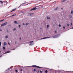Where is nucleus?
<instances>
[{"label": "nucleus", "instance_id": "nucleus-24", "mask_svg": "<svg viewBox=\"0 0 73 73\" xmlns=\"http://www.w3.org/2000/svg\"><path fill=\"white\" fill-rule=\"evenodd\" d=\"M29 24V23H27L26 24V25H28Z\"/></svg>", "mask_w": 73, "mask_h": 73}, {"label": "nucleus", "instance_id": "nucleus-52", "mask_svg": "<svg viewBox=\"0 0 73 73\" xmlns=\"http://www.w3.org/2000/svg\"><path fill=\"white\" fill-rule=\"evenodd\" d=\"M55 73H56V72H55Z\"/></svg>", "mask_w": 73, "mask_h": 73}, {"label": "nucleus", "instance_id": "nucleus-30", "mask_svg": "<svg viewBox=\"0 0 73 73\" xmlns=\"http://www.w3.org/2000/svg\"><path fill=\"white\" fill-rule=\"evenodd\" d=\"M40 73H42V71L40 70Z\"/></svg>", "mask_w": 73, "mask_h": 73}, {"label": "nucleus", "instance_id": "nucleus-3", "mask_svg": "<svg viewBox=\"0 0 73 73\" xmlns=\"http://www.w3.org/2000/svg\"><path fill=\"white\" fill-rule=\"evenodd\" d=\"M7 24V22H5L1 25V27H3V26H4V25H6Z\"/></svg>", "mask_w": 73, "mask_h": 73}, {"label": "nucleus", "instance_id": "nucleus-5", "mask_svg": "<svg viewBox=\"0 0 73 73\" xmlns=\"http://www.w3.org/2000/svg\"><path fill=\"white\" fill-rule=\"evenodd\" d=\"M37 9V8L36 7H35L34 8H33V9H32L30 10V11H33V10H36Z\"/></svg>", "mask_w": 73, "mask_h": 73}, {"label": "nucleus", "instance_id": "nucleus-31", "mask_svg": "<svg viewBox=\"0 0 73 73\" xmlns=\"http://www.w3.org/2000/svg\"><path fill=\"white\" fill-rule=\"evenodd\" d=\"M67 26H68V27H69V24H67Z\"/></svg>", "mask_w": 73, "mask_h": 73}, {"label": "nucleus", "instance_id": "nucleus-45", "mask_svg": "<svg viewBox=\"0 0 73 73\" xmlns=\"http://www.w3.org/2000/svg\"><path fill=\"white\" fill-rule=\"evenodd\" d=\"M71 25H72V23H71Z\"/></svg>", "mask_w": 73, "mask_h": 73}, {"label": "nucleus", "instance_id": "nucleus-37", "mask_svg": "<svg viewBox=\"0 0 73 73\" xmlns=\"http://www.w3.org/2000/svg\"><path fill=\"white\" fill-rule=\"evenodd\" d=\"M0 31L1 32V31H2V30L1 29H0Z\"/></svg>", "mask_w": 73, "mask_h": 73}, {"label": "nucleus", "instance_id": "nucleus-28", "mask_svg": "<svg viewBox=\"0 0 73 73\" xmlns=\"http://www.w3.org/2000/svg\"><path fill=\"white\" fill-rule=\"evenodd\" d=\"M59 27H61V26L60 25H59Z\"/></svg>", "mask_w": 73, "mask_h": 73}, {"label": "nucleus", "instance_id": "nucleus-42", "mask_svg": "<svg viewBox=\"0 0 73 73\" xmlns=\"http://www.w3.org/2000/svg\"><path fill=\"white\" fill-rule=\"evenodd\" d=\"M30 16H31V15H32V13H30Z\"/></svg>", "mask_w": 73, "mask_h": 73}, {"label": "nucleus", "instance_id": "nucleus-1", "mask_svg": "<svg viewBox=\"0 0 73 73\" xmlns=\"http://www.w3.org/2000/svg\"><path fill=\"white\" fill-rule=\"evenodd\" d=\"M26 68H29L30 67H35V68H43L38 66L36 65H33L31 66H27L26 67Z\"/></svg>", "mask_w": 73, "mask_h": 73}, {"label": "nucleus", "instance_id": "nucleus-43", "mask_svg": "<svg viewBox=\"0 0 73 73\" xmlns=\"http://www.w3.org/2000/svg\"><path fill=\"white\" fill-rule=\"evenodd\" d=\"M8 44H9V45H11V44H10V43H9V42H8Z\"/></svg>", "mask_w": 73, "mask_h": 73}, {"label": "nucleus", "instance_id": "nucleus-18", "mask_svg": "<svg viewBox=\"0 0 73 73\" xmlns=\"http://www.w3.org/2000/svg\"><path fill=\"white\" fill-rule=\"evenodd\" d=\"M69 16H70V18H72V17L71 15H70Z\"/></svg>", "mask_w": 73, "mask_h": 73}, {"label": "nucleus", "instance_id": "nucleus-48", "mask_svg": "<svg viewBox=\"0 0 73 73\" xmlns=\"http://www.w3.org/2000/svg\"><path fill=\"white\" fill-rule=\"evenodd\" d=\"M21 70V71H22V69H21V70Z\"/></svg>", "mask_w": 73, "mask_h": 73}, {"label": "nucleus", "instance_id": "nucleus-23", "mask_svg": "<svg viewBox=\"0 0 73 73\" xmlns=\"http://www.w3.org/2000/svg\"><path fill=\"white\" fill-rule=\"evenodd\" d=\"M71 12L72 14H73V11H71Z\"/></svg>", "mask_w": 73, "mask_h": 73}, {"label": "nucleus", "instance_id": "nucleus-16", "mask_svg": "<svg viewBox=\"0 0 73 73\" xmlns=\"http://www.w3.org/2000/svg\"><path fill=\"white\" fill-rule=\"evenodd\" d=\"M45 73H48V71H47V70H45Z\"/></svg>", "mask_w": 73, "mask_h": 73}, {"label": "nucleus", "instance_id": "nucleus-19", "mask_svg": "<svg viewBox=\"0 0 73 73\" xmlns=\"http://www.w3.org/2000/svg\"><path fill=\"white\" fill-rule=\"evenodd\" d=\"M49 25H47V28H49Z\"/></svg>", "mask_w": 73, "mask_h": 73}, {"label": "nucleus", "instance_id": "nucleus-40", "mask_svg": "<svg viewBox=\"0 0 73 73\" xmlns=\"http://www.w3.org/2000/svg\"><path fill=\"white\" fill-rule=\"evenodd\" d=\"M4 19H3L1 21H4Z\"/></svg>", "mask_w": 73, "mask_h": 73}, {"label": "nucleus", "instance_id": "nucleus-17", "mask_svg": "<svg viewBox=\"0 0 73 73\" xmlns=\"http://www.w3.org/2000/svg\"><path fill=\"white\" fill-rule=\"evenodd\" d=\"M7 53H8L7 51L6 52H5V53H4V54H7Z\"/></svg>", "mask_w": 73, "mask_h": 73}, {"label": "nucleus", "instance_id": "nucleus-39", "mask_svg": "<svg viewBox=\"0 0 73 73\" xmlns=\"http://www.w3.org/2000/svg\"><path fill=\"white\" fill-rule=\"evenodd\" d=\"M15 48H14V49H12V50H15Z\"/></svg>", "mask_w": 73, "mask_h": 73}, {"label": "nucleus", "instance_id": "nucleus-8", "mask_svg": "<svg viewBox=\"0 0 73 73\" xmlns=\"http://www.w3.org/2000/svg\"><path fill=\"white\" fill-rule=\"evenodd\" d=\"M14 23L15 24H18V23H17V21H15L14 22Z\"/></svg>", "mask_w": 73, "mask_h": 73}, {"label": "nucleus", "instance_id": "nucleus-20", "mask_svg": "<svg viewBox=\"0 0 73 73\" xmlns=\"http://www.w3.org/2000/svg\"><path fill=\"white\" fill-rule=\"evenodd\" d=\"M0 45L1 46V42H0Z\"/></svg>", "mask_w": 73, "mask_h": 73}, {"label": "nucleus", "instance_id": "nucleus-29", "mask_svg": "<svg viewBox=\"0 0 73 73\" xmlns=\"http://www.w3.org/2000/svg\"><path fill=\"white\" fill-rule=\"evenodd\" d=\"M15 72L16 73H17L18 71L17 70H15Z\"/></svg>", "mask_w": 73, "mask_h": 73}, {"label": "nucleus", "instance_id": "nucleus-11", "mask_svg": "<svg viewBox=\"0 0 73 73\" xmlns=\"http://www.w3.org/2000/svg\"><path fill=\"white\" fill-rule=\"evenodd\" d=\"M5 38H8V35H7L5 36Z\"/></svg>", "mask_w": 73, "mask_h": 73}, {"label": "nucleus", "instance_id": "nucleus-14", "mask_svg": "<svg viewBox=\"0 0 73 73\" xmlns=\"http://www.w3.org/2000/svg\"><path fill=\"white\" fill-rule=\"evenodd\" d=\"M47 19H50V17H47Z\"/></svg>", "mask_w": 73, "mask_h": 73}, {"label": "nucleus", "instance_id": "nucleus-6", "mask_svg": "<svg viewBox=\"0 0 73 73\" xmlns=\"http://www.w3.org/2000/svg\"><path fill=\"white\" fill-rule=\"evenodd\" d=\"M7 44V42H4V45H6Z\"/></svg>", "mask_w": 73, "mask_h": 73}, {"label": "nucleus", "instance_id": "nucleus-47", "mask_svg": "<svg viewBox=\"0 0 73 73\" xmlns=\"http://www.w3.org/2000/svg\"><path fill=\"white\" fill-rule=\"evenodd\" d=\"M1 51L0 50V53H1Z\"/></svg>", "mask_w": 73, "mask_h": 73}, {"label": "nucleus", "instance_id": "nucleus-4", "mask_svg": "<svg viewBox=\"0 0 73 73\" xmlns=\"http://www.w3.org/2000/svg\"><path fill=\"white\" fill-rule=\"evenodd\" d=\"M50 37H52V36H47L46 37H45L44 38H42L41 39V40H42L43 39H45V38H50Z\"/></svg>", "mask_w": 73, "mask_h": 73}, {"label": "nucleus", "instance_id": "nucleus-12", "mask_svg": "<svg viewBox=\"0 0 73 73\" xmlns=\"http://www.w3.org/2000/svg\"><path fill=\"white\" fill-rule=\"evenodd\" d=\"M29 45H33V43H30L29 44Z\"/></svg>", "mask_w": 73, "mask_h": 73}, {"label": "nucleus", "instance_id": "nucleus-34", "mask_svg": "<svg viewBox=\"0 0 73 73\" xmlns=\"http://www.w3.org/2000/svg\"><path fill=\"white\" fill-rule=\"evenodd\" d=\"M34 72H36V69H34Z\"/></svg>", "mask_w": 73, "mask_h": 73}, {"label": "nucleus", "instance_id": "nucleus-13", "mask_svg": "<svg viewBox=\"0 0 73 73\" xmlns=\"http://www.w3.org/2000/svg\"><path fill=\"white\" fill-rule=\"evenodd\" d=\"M33 42V41H30L29 42V43H31V42Z\"/></svg>", "mask_w": 73, "mask_h": 73}, {"label": "nucleus", "instance_id": "nucleus-15", "mask_svg": "<svg viewBox=\"0 0 73 73\" xmlns=\"http://www.w3.org/2000/svg\"><path fill=\"white\" fill-rule=\"evenodd\" d=\"M62 2H65V1H66V0H62L61 1Z\"/></svg>", "mask_w": 73, "mask_h": 73}, {"label": "nucleus", "instance_id": "nucleus-33", "mask_svg": "<svg viewBox=\"0 0 73 73\" xmlns=\"http://www.w3.org/2000/svg\"><path fill=\"white\" fill-rule=\"evenodd\" d=\"M63 28L64 29H65V26H64V27H63Z\"/></svg>", "mask_w": 73, "mask_h": 73}, {"label": "nucleus", "instance_id": "nucleus-2", "mask_svg": "<svg viewBox=\"0 0 73 73\" xmlns=\"http://www.w3.org/2000/svg\"><path fill=\"white\" fill-rule=\"evenodd\" d=\"M60 36V35H55L54 36H53L52 37L53 38H57V37H58L59 36Z\"/></svg>", "mask_w": 73, "mask_h": 73}, {"label": "nucleus", "instance_id": "nucleus-32", "mask_svg": "<svg viewBox=\"0 0 73 73\" xmlns=\"http://www.w3.org/2000/svg\"><path fill=\"white\" fill-rule=\"evenodd\" d=\"M37 73H38L39 72V71L38 70H37L36 71Z\"/></svg>", "mask_w": 73, "mask_h": 73}, {"label": "nucleus", "instance_id": "nucleus-35", "mask_svg": "<svg viewBox=\"0 0 73 73\" xmlns=\"http://www.w3.org/2000/svg\"><path fill=\"white\" fill-rule=\"evenodd\" d=\"M21 27V25H19V28H20Z\"/></svg>", "mask_w": 73, "mask_h": 73}, {"label": "nucleus", "instance_id": "nucleus-49", "mask_svg": "<svg viewBox=\"0 0 73 73\" xmlns=\"http://www.w3.org/2000/svg\"><path fill=\"white\" fill-rule=\"evenodd\" d=\"M17 42L16 41L15 42V44H16Z\"/></svg>", "mask_w": 73, "mask_h": 73}, {"label": "nucleus", "instance_id": "nucleus-36", "mask_svg": "<svg viewBox=\"0 0 73 73\" xmlns=\"http://www.w3.org/2000/svg\"><path fill=\"white\" fill-rule=\"evenodd\" d=\"M16 30V28H15L13 29V31H15Z\"/></svg>", "mask_w": 73, "mask_h": 73}, {"label": "nucleus", "instance_id": "nucleus-27", "mask_svg": "<svg viewBox=\"0 0 73 73\" xmlns=\"http://www.w3.org/2000/svg\"><path fill=\"white\" fill-rule=\"evenodd\" d=\"M27 4V3H22V4Z\"/></svg>", "mask_w": 73, "mask_h": 73}, {"label": "nucleus", "instance_id": "nucleus-38", "mask_svg": "<svg viewBox=\"0 0 73 73\" xmlns=\"http://www.w3.org/2000/svg\"><path fill=\"white\" fill-rule=\"evenodd\" d=\"M55 33H57V31H55Z\"/></svg>", "mask_w": 73, "mask_h": 73}, {"label": "nucleus", "instance_id": "nucleus-51", "mask_svg": "<svg viewBox=\"0 0 73 73\" xmlns=\"http://www.w3.org/2000/svg\"><path fill=\"white\" fill-rule=\"evenodd\" d=\"M7 32H8V31H7Z\"/></svg>", "mask_w": 73, "mask_h": 73}, {"label": "nucleus", "instance_id": "nucleus-9", "mask_svg": "<svg viewBox=\"0 0 73 73\" xmlns=\"http://www.w3.org/2000/svg\"><path fill=\"white\" fill-rule=\"evenodd\" d=\"M16 15V14H14V15H12L11 17H12L13 16H15Z\"/></svg>", "mask_w": 73, "mask_h": 73}, {"label": "nucleus", "instance_id": "nucleus-22", "mask_svg": "<svg viewBox=\"0 0 73 73\" xmlns=\"http://www.w3.org/2000/svg\"><path fill=\"white\" fill-rule=\"evenodd\" d=\"M11 69H12V67H11L10 68H8V70H10Z\"/></svg>", "mask_w": 73, "mask_h": 73}, {"label": "nucleus", "instance_id": "nucleus-10", "mask_svg": "<svg viewBox=\"0 0 73 73\" xmlns=\"http://www.w3.org/2000/svg\"><path fill=\"white\" fill-rule=\"evenodd\" d=\"M58 9V7H57L56 8H55L54 10H57Z\"/></svg>", "mask_w": 73, "mask_h": 73}, {"label": "nucleus", "instance_id": "nucleus-7", "mask_svg": "<svg viewBox=\"0 0 73 73\" xmlns=\"http://www.w3.org/2000/svg\"><path fill=\"white\" fill-rule=\"evenodd\" d=\"M16 10V8L15 9H13L12 10V11H11V12H13V11H15Z\"/></svg>", "mask_w": 73, "mask_h": 73}, {"label": "nucleus", "instance_id": "nucleus-25", "mask_svg": "<svg viewBox=\"0 0 73 73\" xmlns=\"http://www.w3.org/2000/svg\"><path fill=\"white\" fill-rule=\"evenodd\" d=\"M3 49H5V47H3Z\"/></svg>", "mask_w": 73, "mask_h": 73}, {"label": "nucleus", "instance_id": "nucleus-26", "mask_svg": "<svg viewBox=\"0 0 73 73\" xmlns=\"http://www.w3.org/2000/svg\"><path fill=\"white\" fill-rule=\"evenodd\" d=\"M10 52H11V51H7V52L8 53H10Z\"/></svg>", "mask_w": 73, "mask_h": 73}, {"label": "nucleus", "instance_id": "nucleus-50", "mask_svg": "<svg viewBox=\"0 0 73 73\" xmlns=\"http://www.w3.org/2000/svg\"><path fill=\"white\" fill-rule=\"evenodd\" d=\"M1 22V21H0V23Z\"/></svg>", "mask_w": 73, "mask_h": 73}, {"label": "nucleus", "instance_id": "nucleus-46", "mask_svg": "<svg viewBox=\"0 0 73 73\" xmlns=\"http://www.w3.org/2000/svg\"><path fill=\"white\" fill-rule=\"evenodd\" d=\"M19 39H20V40H21V38H20Z\"/></svg>", "mask_w": 73, "mask_h": 73}, {"label": "nucleus", "instance_id": "nucleus-21", "mask_svg": "<svg viewBox=\"0 0 73 73\" xmlns=\"http://www.w3.org/2000/svg\"><path fill=\"white\" fill-rule=\"evenodd\" d=\"M0 1L2 3V4H3V2L2 1Z\"/></svg>", "mask_w": 73, "mask_h": 73}, {"label": "nucleus", "instance_id": "nucleus-44", "mask_svg": "<svg viewBox=\"0 0 73 73\" xmlns=\"http://www.w3.org/2000/svg\"><path fill=\"white\" fill-rule=\"evenodd\" d=\"M2 57V55H1V56H0V57Z\"/></svg>", "mask_w": 73, "mask_h": 73}, {"label": "nucleus", "instance_id": "nucleus-41", "mask_svg": "<svg viewBox=\"0 0 73 73\" xmlns=\"http://www.w3.org/2000/svg\"><path fill=\"white\" fill-rule=\"evenodd\" d=\"M25 25V24L24 23H23V25Z\"/></svg>", "mask_w": 73, "mask_h": 73}]
</instances>
